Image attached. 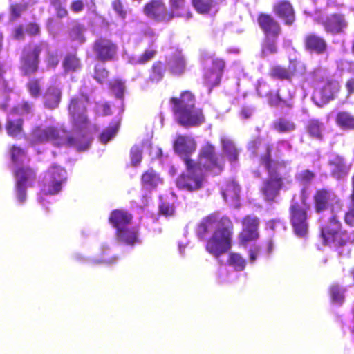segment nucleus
I'll return each mask as SVG.
<instances>
[{"label": "nucleus", "mask_w": 354, "mask_h": 354, "mask_svg": "<svg viewBox=\"0 0 354 354\" xmlns=\"http://www.w3.org/2000/svg\"><path fill=\"white\" fill-rule=\"evenodd\" d=\"M234 231L231 218L214 212L201 220L197 226L196 234L201 240H206L205 250L218 258L232 248Z\"/></svg>", "instance_id": "1"}, {"label": "nucleus", "mask_w": 354, "mask_h": 354, "mask_svg": "<svg viewBox=\"0 0 354 354\" xmlns=\"http://www.w3.org/2000/svg\"><path fill=\"white\" fill-rule=\"evenodd\" d=\"M272 144H265V152L259 156V163L268 174V178L263 181L261 192L264 199L268 202L275 200L284 186L285 180L288 182L290 178V168L288 162L274 159L272 155Z\"/></svg>", "instance_id": "2"}, {"label": "nucleus", "mask_w": 354, "mask_h": 354, "mask_svg": "<svg viewBox=\"0 0 354 354\" xmlns=\"http://www.w3.org/2000/svg\"><path fill=\"white\" fill-rule=\"evenodd\" d=\"M257 22L264 35L261 43L262 57L277 53V40L282 33L281 24L272 15L266 12L258 14Z\"/></svg>", "instance_id": "3"}, {"label": "nucleus", "mask_w": 354, "mask_h": 354, "mask_svg": "<svg viewBox=\"0 0 354 354\" xmlns=\"http://www.w3.org/2000/svg\"><path fill=\"white\" fill-rule=\"evenodd\" d=\"M184 164L185 171L176 178V187L180 190L189 192L199 190L202 188L205 178L201 165L194 160H187Z\"/></svg>", "instance_id": "4"}, {"label": "nucleus", "mask_w": 354, "mask_h": 354, "mask_svg": "<svg viewBox=\"0 0 354 354\" xmlns=\"http://www.w3.org/2000/svg\"><path fill=\"white\" fill-rule=\"evenodd\" d=\"M32 142L34 143L52 142L55 146L75 145V138L69 132L62 128L55 126H48L45 128L36 127L32 133Z\"/></svg>", "instance_id": "5"}, {"label": "nucleus", "mask_w": 354, "mask_h": 354, "mask_svg": "<svg viewBox=\"0 0 354 354\" xmlns=\"http://www.w3.org/2000/svg\"><path fill=\"white\" fill-rule=\"evenodd\" d=\"M46 48L48 44L45 42L29 43L24 46L19 58V70L24 76L29 77L37 73L40 54Z\"/></svg>", "instance_id": "6"}, {"label": "nucleus", "mask_w": 354, "mask_h": 354, "mask_svg": "<svg viewBox=\"0 0 354 354\" xmlns=\"http://www.w3.org/2000/svg\"><path fill=\"white\" fill-rule=\"evenodd\" d=\"M321 237L324 245H333L336 248L343 247L348 242V236L336 214L331 215L328 223L321 228Z\"/></svg>", "instance_id": "7"}, {"label": "nucleus", "mask_w": 354, "mask_h": 354, "mask_svg": "<svg viewBox=\"0 0 354 354\" xmlns=\"http://www.w3.org/2000/svg\"><path fill=\"white\" fill-rule=\"evenodd\" d=\"M198 157L197 163L201 165L203 171H209L214 175H218L224 170V159L218 154L215 146L209 142L201 146Z\"/></svg>", "instance_id": "8"}, {"label": "nucleus", "mask_w": 354, "mask_h": 354, "mask_svg": "<svg viewBox=\"0 0 354 354\" xmlns=\"http://www.w3.org/2000/svg\"><path fill=\"white\" fill-rule=\"evenodd\" d=\"M313 203L315 212L321 215L328 211L335 214V207H341L342 204L338 195L332 189L321 187L315 189L313 195Z\"/></svg>", "instance_id": "9"}, {"label": "nucleus", "mask_w": 354, "mask_h": 354, "mask_svg": "<svg viewBox=\"0 0 354 354\" xmlns=\"http://www.w3.org/2000/svg\"><path fill=\"white\" fill-rule=\"evenodd\" d=\"M309 205L303 207L297 201H292L289 207V219L294 234L299 238H306L309 230Z\"/></svg>", "instance_id": "10"}, {"label": "nucleus", "mask_w": 354, "mask_h": 354, "mask_svg": "<svg viewBox=\"0 0 354 354\" xmlns=\"http://www.w3.org/2000/svg\"><path fill=\"white\" fill-rule=\"evenodd\" d=\"M66 180V171L64 167L56 164L52 165L41 183V192L46 196H53L59 193L62 185Z\"/></svg>", "instance_id": "11"}, {"label": "nucleus", "mask_w": 354, "mask_h": 354, "mask_svg": "<svg viewBox=\"0 0 354 354\" xmlns=\"http://www.w3.org/2000/svg\"><path fill=\"white\" fill-rule=\"evenodd\" d=\"M95 59L102 63L114 61L117 58L118 46L112 39L106 37L97 38L93 44Z\"/></svg>", "instance_id": "12"}, {"label": "nucleus", "mask_w": 354, "mask_h": 354, "mask_svg": "<svg viewBox=\"0 0 354 354\" xmlns=\"http://www.w3.org/2000/svg\"><path fill=\"white\" fill-rule=\"evenodd\" d=\"M316 21L323 26L327 34L332 35L343 34L348 26L346 16L342 12H333L325 17H319Z\"/></svg>", "instance_id": "13"}, {"label": "nucleus", "mask_w": 354, "mask_h": 354, "mask_svg": "<svg viewBox=\"0 0 354 354\" xmlns=\"http://www.w3.org/2000/svg\"><path fill=\"white\" fill-rule=\"evenodd\" d=\"M242 229L238 234L239 243L246 247L249 242L259 238V227L260 221L254 215H246L241 219Z\"/></svg>", "instance_id": "14"}, {"label": "nucleus", "mask_w": 354, "mask_h": 354, "mask_svg": "<svg viewBox=\"0 0 354 354\" xmlns=\"http://www.w3.org/2000/svg\"><path fill=\"white\" fill-rule=\"evenodd\" d=\"M144 14L158 22H168L174 18L173 11L166 7L162 0H151L143 7Z\"/></svg>", "instance_id": "15"}, {"label": "nucleus", "mask_w": 354, "mask_h": 354, "mask_svg": "<svg viewBox=\"0 0 354 354\" xmlns=\"http://www.w3.org/2000/svg\"><path fill=\"white\" fill-rule=\"evenodd\" d=\"M196 142L194 138L186 134H178L173 142L174 152L186 162L187 160H192L191 155L196 151Z\"/></svg>", "instance_id": "16"}, {"label": "nucleus", "mask_w": 354, "mask_h": 354, "mask_svg": "<svg viewBox=\"0 0 354 354\" xmlns=\"http://www.w3.org/2000/svg\"><path fill=\"white\" fill-rule=\"evenodd\" d=\"M339 88L336 81L327 80L321 88L314 91L312 99L317 106L322 107L335 97Z\"/></svg>", "instance_id": "17"}, {"label": "nucleus", "mask_w": 354, "mask_h": 354, "mask_svg": "<svg viewBox=\"0 0 354 354\" xmlns=\"http://www.w3.org/2000/svg\"><path fill=\"white\" fill-rule=\"evenodd\" d=\"M272 12L286 26H292L296 21V12L289 0H279L275 2L272 6Z\"/></svg>", "instance_id": "18"}, {"label": "nucleus", "mask_w": 354, "mask_h": 354, "mask_svg": "<svg viewBox=\"0 0 354 354\" xmlns=\"http://www.w3.org/2000/svg\"><path fill=\"white\" fill-rule=\"evenodd\" d=\"M176 117L178 123L185 128L198 127L205 122L203 110L196 108L195 105Z\"/></svg>", "instance_id": "19"}, {"label": "nucleus", "mask_w": 354, "mask_h": 354, "mask_svg": "<svg viewBox=\"0 0 354 354\" xmlns=\"http://www.w3.org/2000/svg\"><path fill=\"white\" fill-rule=\"evenodd\" d=\"M195 96L189 91H183L179 97H172L170 102L172 104V111L177 116L185 110L192 108L195 105Z\"/></svg>", "instance_id": "20"}, {"label": "nucleus", "mask_w": 354, "mask_h": 354, "mask_svg": "<svg viewBox=\"0 0 354 354\" xmlns=\"http://www.w3.org/2000/svg\"><path fill=\"white\" fill-rule=\"evenodd\" d=\"M294 93L288 88L283 87L277 91L275 94L268 95V102L272 106H285L292 108L293 106L292 99Z\"/></svg>", "instance_id": "21"}, {"label": "nucleus", "mask_w": 354, "mask_h": 354, "mask_svg": "<svg viewBox=\"0 0 354 354\" xmlns=\"http://www.w3.org/2000/svg\"><path fill=\"white\" fill-rule=\"evenodd\" d=\"M304 46L307 51L315 53L318 55L324 53L327 50L326 40L314 32H310L305 35Z\"/></svg>", "instance_id": "22"}, {"label": "nucleus", "mask_w": 354, "mask_h": 354, "mask_svg": "<svg viewBox=\"0 0 354 354\" xmlns=\"http://www.w3.org/2000/svg\"><path fill=\"white\" fill-rule=\"evenodd\" d=\"M62 97V92L59 86L56 84L49 85L43 95L44 106L49 110L57 109L61 102Z\"/></svg>", "instance_id": "23"}, {"label": "nucleus", "mask_w": 354, "mask_h": 354, "mask_svg": "<svg viewBox=\"0 0 354 354\" xmlns=\"http://www.w3.org/2000/svg\"><path fill=\"white\" fill-rule=\"evenodd\" d=\"M115 236L120 243L129 246H133L141 242L139 239L138 230L134 227H129L127 226L119 230H116Z\"/></svg>", "instance_id": "24"}, {"label": "nucleus", "mask_w": 354, "mask_h": 354, "mask_svg": "<svg viewBox=\"0 0 354 354\" xmlns=\"http://www.w3.org/2000/svg\"><path fill=\"white\" fill-rule=\"evenodd\" d=\"M133 216L129 212L117 209L111 211L109 222L116 230H119L130 225Z\"/></svg>", "instance_id": "25"}, {"label": "nucleus", "mask_w": 354, "mask_h": 354, "mask_svg": "<svg viewBox=\"0 0 354 354\" xmlns=\"http://www.w3.org/2000/svg\"><path fill=\"white\" fill-rule=\"evenodd\" d=\"M69 118L75 133L84 136L88 132L91 123L87 112L69 115Z\"/></svg>", "instance_id": "26"}, {"label": "nucleus", "mask_w": 354, "mask_h": 354, "mask_svg": "<svg viewBox=\"0 0 354 354\" xmlns=\"http://www.w3.org/2000/svg\"><path fill=\"white\" fill-rule=\"evenodd\" d=\"M88 102L89 97L86 93H81L80 95L71 97L68 105V115L87 112Z\"/></svg>", "instance_id": "27"}, {"label": "nucleus", "mask_w": 354, "mask_h": 354, "mask_svg": "<svg viewBox=\"0 0 354 354\" xmlns=\"http://www.w3.org/2000/svg\"><path fill=\"white\" fill-rule=\"evenodd\" d=\"M329 165L331 168V175L336 179L344 178L350 170V167L346 165L345 160L338 156L329 160Z\"/></svg>", "instance_id": "28"}, {"label": "nucleus", "mask_w": 354, "mask_h": 354, "mask_svg": "<svg viewBox=\"0 0 354 354\" xmlns=\"http://www.w3.org/2000/svg\"><path fill=\"white\" fill-rule=\"evenodd\" d=\"M170 7L169 10L173 11L175 17H183L187 20L193 17V13L190 10L187 0H168Z\"/></svg>", "instance_id": "29"}, {"label": "nucleus", "mask_w": 354, "mask_h": 354, "mask_svg": "<svg viewBox=\"0 0 354 354\" xmlns=\"http://www.w3.org/2000/svg\"><path fill=\"white\" fill-rule=\"evenodd\" d=\"M305 129L309 137L312 139L322 140L324 138V124L316 118H312L308 120Z\"/></svg>", "instance_id": "30"}, {"label": "nucleus", "mask_w": 354, "mask_h": 354, "mask_svg": "<svg viewBox=\"0 0 354 354\" xmlns=\"http://www.w3.org/2000/svg\"><path fill=\"white\" fill-rule=\"evenodd\" d=\"M14 175L17 180L16 183L24 185L36 178V172L30 167H19L15 169Z\"/></svg>", "instance_id": "31"}, {"label": "nucleus", "mask_w": 354, "mask_h": 354, "mask_svg": "<svg viewBox=\"0 0 354 354\" xmlns=\"http://www.w3.org/2000/svg\"><path fill=\"white\" fill-rule=\"evenodd\" d=\"M241 188L234 180L227 182L222 192V195L227 202L236 203L239 200Z\"/></svg>", "instance_id": "32"}, {"label": "nucleus", "mask_w": 354, "mask_h": 354, "mask_svg": "<svg viewBox=\"0 0 354 354\" xmlns=\"http://www.w3.org/2000/svg\"><path fill=\"white\" fill-rule=\"evenodd\" d=\"M62 68L66 73H73L82 68L80 59L77 53H67L62 61Z\"/></svg>", "instance_id": "33"}, {"label": "nucleus", "mask_w": 354, "mask_h": 354, "mask_svg": "<svg viewBox=\"0 0 354 354\" xmlns=\"http://www.w3.org/2000/svg\"><path fill=\"white\" fill-rule=\"evenodd\" d=\"M222 149L231 163L236 162L239 160V151L233 141L229 139H221Z\"/></svg>", "instance_id": "34"}, {"label": "nucleus", "mask_w": 354, "mask_h": 354, "mask_svg": "<svg viewBox=\"0 0 354 354\" xmlns=\"http://www.w3.org/2000/svg\"><path fill=\"white\" fill-rule=\"evenodd\" d=\"M86 28L84 24L75 21L72 24V26L68 31V35L71 41H76L80 44H82L86 41L84 32Z\"/></svg>", "instance_id": "35"}, {"label": "nucleus", "mask_w": 354, "mask_h": 354, "mask_svg": "<svg viewBox=\"0 0 354 354\" xmlns=\"http://www.w3.org/2000/svg\"><path fill=\"white\" fill-rule=\"evenodd\" d=\"M346 288L338 283H333L328 288L331 302L342 306L345 301Z\"/></svg>", "instance_id": "36"}, {"label": "nucleus", "mask_w": 354, "mask_h": 354, "mask_svg": "<svg viewBox=\"0 0 354 354\" xmlns=\"http://www.w3.org/2000/svg\"><path fill=\"white\" fill-rule=\"evenodd\" d=\"M159 181V176L152 168L149 169L142 174L141 184L147 189H155Z\"/></svg>", "instance_id": "37"}, {"label": "nucleus", "mask_w": 354, "mask_h": 354, "mask_svg": "<svg viewBox=\"0 0 354 354\" xmlns=\"http://www.w3.org/2000/svg\"><path fill=\"white\" fill-rule=\"evenodd\" d=\"M336 124L342 129L354 130V115L348 111H339L335 117Z\"/></svg>", "instance_id": "38"}, {"label": "nucleus", "mask_w": 354, "mask_h": 354, "mask_svg": "<svg viewBox=\"0 0 354 354\" xmlns=\"http://www.w3.org/2000/svg\"><path fill=\"white\" fill-rule=\"evenodd\" d=\"M23 126L24 120L22 118L8 119L5 128L8 136L17 138L23 132Z\"/></svg>", "instance_id": "39"}, {"label": "nucleus", "mask_w": 354, "mask_h": 354, "mask_svg": "<svg viewBox=\"0 0 354 354\" xmlns=\"http://www.w3.org/2000/svg\"><path fill=\"white\" fill-rule=\"evenodd\" d=\"M166 68L161 61L155 62L149 71V80L151 82L161 81L165 75Z\"/></svg>", "instance_id": "40"}, {"label": "nucleus", "mask_w": 354, "mask_h": 354, "mask_svg": "<svg viewBox=\"0 0 354 354\" xmlns=\"http://www.w3.org/2000/svg\"><path fill=\"white\" fill-rule=\"evenodd\" d=\"M227 266L236 272L243 271L246 266V260L238 252H230L227 259Z\"/></svg>", "instance_id": "41"}, {"label": "nucleus", "mask_w": 354, "mask_h": 354, "mask_svg": "<svg viewBox=\"0 0 354 354\" xmlns=\"http://www.w3.org/2000/svg\"><path fill=\"white\" fill-rule=\"evenodd\" d=\"M186 68V63L184 57L176 56L172 58L169 64V71L174 76L182 75Z\"/></svg>", "instance_id": "42"}, {"label": "nucleus", "mask_w": 354, "mask_h": 354, "mask_svg": "<svg viewBox=\"0 0 354 354\" xmlns=\"http://www.w3.org/2000/svg\"><path fill=\"white\" fill-rule=\"evenodd\" d=\"M222 77L223 75L207 69L203 74V84L211 92L214 87L221 84Z\"/></svg>", "instance_id": "43"}, {"label": "nucleus", "mask_w": 354, "mask_h": 354, "mask_svg": "<svg viewBox=\"0 0 354 354\" xmlns=\"http://www.w3.org/2000/svg\"><path fill=\"white\" fill-rule=\"evenodd\" d=\"M191 3L196 10L200 15H208L215 6L214 0H191Z\"/></svg>", "instance_id": "44"}, {"label": "nucleus", "mask_w": 354, "mask_h": 354, "mask_svg": "<svg viewBox=\"0 0 354 354\" xmlns=\"http://www.w3.org/2000/svg\"><path fill=\"white\" fill-rule=\"evenodd\" d=\"M287 70L292 80L295 76L304 75L306 71V66L301 61L294 59L289 61Z\"/></svg>", "instance_id": "45"}, {"label": "nucleus", "mask_w": 354, "mask_h": 354, "mask_svg": "<svg viewBox=\"0 0 354 354\" xmlns=\"http://www.w3.org/2000/svg\"><path fill=\"white\" fill-rule=\"evenodd\" d=\"M268 75L273 80L291 82L287 68L281 65L272 66L269 70Z\"/></svg>", "instance_id": "46"}, {"label": "nucleus", "mask_w": 354, "mask_h": 354, "mask_svg": "<svg viewBox=\"0 0 354 354\" xmlns=\"http://www.w3.org/2000/svg\"><path fill=\"white\" fill-rule=\"evenodd\" d=\"M273 128L279 133H287L293 131L296 126L292 121L284 118H279L277 120L274 122Z\"/></svg>", "instance_id": "47"}, {"label": "nucleus", "mask_w": 354, "mask_h": 354, "mask_svg": "<svg viewBox=\"0 0 354 354\" xmlns=\"http://www.w3.org/2000/svg\"><path fill=\"white\" fill-rule=\"evenodd\" d=\"M26 88L29 95L33 98H38L41 94V80L39 78L29 79L26 84Z\"/></svg>", "instance_id": "48"}, {"label": "nucleus", "mask_w": 354, "mask_h": 354, "mask_svg": "<svg viewBox=\"0 0 354 354\" xmlns=\"http://www.w3.org/2000/svg\"><path fill=\"white\" fill-rule=\"evenodd\" d=\"M120 127V123L115 122L111 124L108 127L104 129L100 135V140L103 144L109 142L117 133Z\"/></svg>", "instance_id": "49"}, {"label": "nucleus", "mask_w": 354, "mask_h": 354, "mask_svg": "<svg viewBox=\"0 0 354 354\" xmlns=\"http://www.w3.org/2000/svg\"><path fill=\"white\" fill-rule=\"evenodd\" d=\"M109 86L117 98H123L124 92V84L121 80L115 79L111 80L109 82Z\"/></svg>", "instance_id": "50"}, {"label": "nucleus", "mask_w": 354, "mask_h": 354, "mask_svg": "<svg viewBox=\"0 0 354 354\" xmlns=\"http://www.w3.org/2000/svg\"><path fill=\"white\" fill-rule=\"evenodd\" d=\"M130 158L131 165L137 166L142 159V147L138 145H134L130 149Z\"/></svg>", "instance_id": "51"}, {"label": "nucleus", "mask_w": 354, "mask_h": 354, "mask_svg": "<svg viewBox=\"0 0 354 354\" xmlns=\"http://www.w3.org/2000/svg\"><path fill=\"white\" fill-rule=\"evenodd\" d=\"M109 75V72L105 67L99 64L95 66L93 78L100 84H103Z\"/></svg>", "instance_id": "52"}, {"label": "nucleus", "mask_w": 354, "mask_h": 354, "mask_svg": "<svg viewBox=\"0 0 354 354\" xmlns=\"http://www.w3.org/2000/svg\"><path fill=\"white\" fill-rule=\"evenodd\" d=\"M157 54L155 49H146L136 59V63L145 64L152 60Z\"/></svg>", "instance_id": "53"}, {"label": "nucleus", "mask_w": 354, "mask_h": 354, "mask_svg": "<svg viewBox=\"0 0 354 354\" xmlns=\"http://www.w3.org/2000/svg\"><path fill=\"white\" fill-rule=\"evenodd\" d=\"M315 178V174L309 169L303 170L296 176V179L304 184H310Z\"/></svg>", "instance_id": "54"}, {"label": "nucleus", "mask_w": 354, "mask_h": 354, "mask_svg": "<svg viewBox=\"0 0 354 354\" xmlns=\"http://www.w3.org/2000/svg\"><path fill=\"white\" fill-rule=\"evenodd\" d=\"M11 160L13 163L19 162V159L26 155V151L19 146L13 145L10 149Z\"/></svg>", "instance_id": "55"}, {"label": "nucleus", "mask_w": 354, "mask_h": 354, "mask_svg": "<svg viewBox=\"0 0 354 354\" xmlns=\"http://www.w3.org/2000/svg\"><path fill=\"white\" fill-rule=\"evenodd\" d=\"M225 68V62L221 58L214 57L212 60V66L208 69L223 75Z\"/></svg>", "instance_id": "56"}, {"label": "nucleus", "mask_w": 354, "mask_h": 354, "mask_svg": "<svg viewBox=\"0 0 354 354\" xmlns=\"http://www.w3.org/2000/svg\"><path fill=\"white\" fill-rule=\"evenodd\" d=\"M26 9V6L21 3H13L10 6V16L12 21L18 19Z\"/></svg>", "instance_id": "57"}, {"label": "nucleus", "mask_w": 354, "mask_h": 354, "mask_svg": "<svg viewBox=\"0 0 354 354\" xmlns=\"http://www.w3.org/2000/svg\"><path fill=\"white\" fill-rule=\"evenodd\" d=\"M158 212L165 216H172L174 214V208L173 205L162 202L159 205Z\"/></svg>", "instance_id": "58"}, {"label": "nucleus", "mask_w": 354, "mask_h": 354, "mask_svg": "<svg viewBox=\"0 0 354 354\" xmlns=\"http://www.w3.org/2000/svg\"><path fill=\"white\" fill-rule=\"evenodd\" d=\"M111 6L114 11L122 19L127 16V12L124 8V6L121 0H113L111 2Z\"/></svg>", "instance_id": "59"}, {"label": "nucleus", "mask_w": 354, "mask_h": 354, "mask_svg": "<svg viewBox=\"0 0 354 354\" xmlns=\"http://www.w3.org/2000/svg\"><path fill=\"white\" fill-rule=\"evenodd\" d=\"M48 50V55L46 58V64L48 67L55 68L59 64L58 55L49 50V48H46Z\"/></svg>", "instance_id": "60"}, {"label": "nucleus", "mask_w": 354, "mask_h": 354, "mask_svg": "<svg viewBox=\"0 0 354 354\" xmlns=\"http://www.w3.org/2000/svg\"><path fill=\"white\" fill-rule=\"evenodd\" d=\"M15 187L17 199L19 203H23L26 198V185L16 183Z\"/></svg>", "instance_id": "61"}, {"label": "nucleus", "mask_w": 354, "mask_h": 354, "mask_svg": "<svg viewBox=\"0 0 354 354\" xmlns=\"http://www.w3.org/2000/svg\"><path fill=\"white\" fill-rule=\"evenodd\" d=\"M344 221L347 225L354 226V204L351 203L344 215Z\"/></svg>", "instance_id": "62"}, {"label": "nucleus", "mask_w": 354, "mask_h": 354, "mask_svg": "<svg viewBox=\"0 0 354 354\" xmlns=\"http://www.w3.org/2000/svg\"><path fill=\"white\" fill-rule=\"evenodd\" d=\"M70 8L74 13H79L84 8L83 0H73L70 4Z\"/></svg>", "instance_id": "63"}, {"label": "nucleus", "mask_w": 354, "mask_h": 354, "mask_svg": "<svg viewBox=\"0 0 354 354\" xmlns=\"http://www.w3.org/2000/svg\"><path fill=\"white\" fill-rule=\"evenodd\" d=\"M26 32L31 36H36L40 32V28L37 23H29L27 25Z\"/></svg>", "instance_id": "64"}]
</instances>
